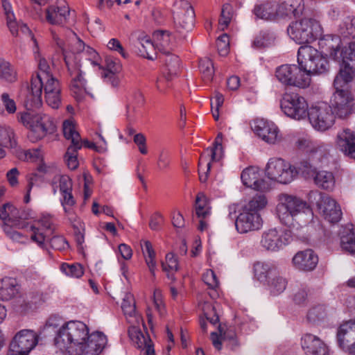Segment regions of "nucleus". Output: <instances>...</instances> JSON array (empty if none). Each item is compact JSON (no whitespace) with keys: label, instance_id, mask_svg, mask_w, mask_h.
<instances>
[{"label":"nucleus","instance_id":"nucleus-61","mask_svg":"<svg viewBox=\"0 0 355 355\" xmlns=\"http://www.w3.org/2000/svg\"><path fill=\"white\" fill-rule=\"evenodd\" d=\"M2 6L6 15L7 24L10 32L16 33L15 26H17V21H15L14 14L12 10V6L8 0H2Z\"/></svg>","mask_w":355,"mask_h":355},{"label":"nucleus","instance_id":"nucleus-57","mask_svg":"<svg viewBox=\"0 0 355 355\" xmlns=\"http://www.w3.org/2000/svg\"><path fill=\"white\" fill-rule=\"evenodd\" d=\"M60 270L66 275L75 278L80 277L84 273L83 268L79 263L69 264L63 263L60 266Z\"/></svg>","mask_w":355,"mask_h":355},{"label":"nucleus","instance_id":"nucleus-56","mask_svg":"<svg viewBox=\"0 0 355 355\" xmlns=\"http://www.w3.org/2000/svg\"><path fill=\"white\" fill-rule=\"evenodd\" d=\"M0 79L8 82H14L16 80V72L11 67L9 62L0 59Z\"/></svg>","mask_w":355,"mask_h":355},{"label":"nucleus","instance_id":"nucleus-39","mask_svg":"<svg viewBox=\"0 0 355 355\" xmlns=\"http://www.w3.org/2000/svg\"><path fill=\"white\" fill-rule=\"evenodd\" d=\"M62 129L65 139L71 141L70 146H76V148H82L83 142L78 132L76 130L75 123L73 121H64L63 123Z\"/></svg>","mask_w":355,"mask_h":355},{"label":"nucleus","instance_id":"nucleus-12","mask_svg":"<svg viewBox=\"0 0 355 355\" xmlns=\"http://www.w3.org/2000/svg\"><path fill=\"white\" fill-rule=\"evenodd\" d=\"M309 200L311 203L316 204L320 212L329 222L337 223L341 218L340 207L330 196L318 191H312L309 193Z\"/></svg>","mask_w":355,"mask_h":355},{"label":"nucleus","instance_id":"nucleus-37","mask_svg":"<svg viewBox=\"0 0 355 355\" xmlns=\"http://www.w3.org/2000/svg\"><path fill=\"white\" fill-rule=\"evenodd\" d=\"M313 180L317 187L327 191L333 190L336 184L333 173L325 170L318 171Z\"/></svg>","mask_w":355,"mask_h":355},{"label":"nucleus","instance_id":"nucleus-14","mask_svg":"<svg viewBox=\"0 0 355 355\" xmlns=\"http://www.w3.org/2000/svg\"><path fill=\"white\" fill-rule=\"evenodd\" d=\"M53 76L46 59L40 58L38 60V71L33 75L29 87L28 98L31 101V106L38 107L41 105V88L42 80L51 78Z\"/></svg>","mask_w":355,"mask_h":355},{"label":"nucleus","instance_id":"nucleus-36","mask_svg":"<svg viewBox=\"0 0 355 355\" xmlns=\"http://www.w3.org/2000/svg\"><path fill=\"white\" fill-rule=\"evenodd\" d=\"M17 293V284L15 279L6 277L0 280V300H10Z\"/></svg>","mask_w":355,"mask_h":355},{"label":"nucleus","instance_id":"nucleus-27","mask_svg":"<svg viewBox=\"0 0 355 355\" xmlns=\"http://www.w3.org/2000/svg\"><path fill=\"white\" fill-rule=\"evenodd\" d=\"M301 345L306 355H329V354L327 344L319 337L311 334H306L302 336Z\"/></svg>","mask_w":355,"mask_h":355},{"label":"nucleus","instance_id":"nucleus-40","mask_svg":"<svg viewBox=\"0 0 355 355\" xmlns=\"http://www.w3.org/2000/svg\"><path fill=\"white\" fill-rule=\"evenodd\" d=\"M155 48L162 53L169 52L171 44V34L166 31H157L153 35Z\"/></svg>","mask_w":355,"mask_h":355},{"label":"nucleus","instance_id":"nucleus-11","mask_svg":"<svg viewBox=\"0 0 355 355\" xmlns=\"http://www.w3.org/2000/svg\"><path fill=\"white\" fill-rule=\"evenodd\" d=\"M331 103L334 114L340 119H346L355 113V96L347 89L336 88Z\"/></svg>","mask_w":355,"mask_h":355},{"label":"nucleus","instance_id":"nucleus-63","mask_svg":"<svg viewBox=\"0 0 355 355\" xmlns=\"http://www.w3.org/2000/svg\"><path fill=\"white\" fill-rule=\"evenodd\" d=\"M316 143L317 141H313L309 137H302L297 139L295 145L299 150L304 151L309 155Z\"/></svg>","mask_w":355,"mask_h":355},{"label":"nucleus","instance_id":"nucleus-1","mask_svg":"<svg viewBox=\"0 0 355 355\" xmlns=\"http://www.w3.org/2000/svg\"><path fill=\"white\" fill-rule=\"evenodd\" d=\"M55 345L69 355H99L107 340L100 331L89 334L85 324L80 321L65 323L56 333Z\"/></svg>","mask_w":355,"mask_h":355},{"label":"nucleus","instance_id":"nucleus-43","mask_svg":"<svg viewBox=\"0 0 355 355\" xmlns=\"http://www.w3.org/2000/svg\"><path fill=\"white\" fill-rule=\"evenodd\" d=\"M141 249L146 263L153 277H155L157 263L155 261V252L153 248L151 243L148 241H145L144 245H141Z\"/></svg>","mask_w":355,"mask_h":355},{"label":"nucleus","instance_id":"nucleus-20","mask_svg":"<svg viewBox=\"0 0 355 355\" xmlns=\"http://www.w3.org/2000/svg\"><path fill=\"white\" fill-rule=\"evenodd\" d=\"M262 227L260 214L252 212L243 207L235 220V227L241 234L259 230Z\"/></svg>","mask_w":355,"mask_h":355},{"label":"nucleus","instance_id":"nucleus-15","mask_svg":"<svg viewBox=\"0 0 355 355\" xmlns=\"http://www.w3.org/2000/svg\"><path fill=\"white\" fill-rule=\"evenodd\" d=\"M28 227L32 232L31 239L39 247L44 249L46 242L55 230L51 216L49 214H42L40 217L35 218L33 223Z\"/></svg>","mask_w":355,"mask_h":355},{"label":"nucleus","instance_id":"nucleus-8","mask_svg":"<svg viewBox=\"0 0 355 355\" xmlns=\"http://www.w3.org/2000/svg\"><path fill=\"white\" fill-rule=\"evenodd\" d=\"M297 62L311 74H322L329 70L327 60L315 49L302 46L297 52Z\"/></svg>","mask_w":355,"mask_h":355},{"label":"nucleus","instance_id":"nucleus-28","mask_svg":"<svg viewBox=\"0 0 355 355\" xmlns=\"http://www.w3.org/2000/svg\"><path fill=\"white\" fill-rule=\"evenodd\" d=\"M194 18V10L187 1L182 2L180 7L174 15L175 24L187 31L191 30L193 26Z\"/></svg>","mask_w":355,"mask_h":355},{"label":"nucleus","instance_id":"nucleus-19","mask_svg":"<svg viewBox=\"0 0 355 355\" xmlns=\"http://www.w3.org/2000/svg\"><path fill=\"white\" fill-rule=\"evenodd\" d=\"M38 335L33 330L22 329L16 334L10 344V349L16 353L28 354L37 345Z\"/></svg>","mask_w":355,"mask_h":355},{"label":"nucleus","instance_id":"nucleus-53","mask_svg":"<svg viewBox=\"0 0 355 355\" xmlns=\"http://www.w3.org/2000/svg\"><path fill=\"white\" fill-rule=\"evenodd\" d=\"M339 32L343 37H354L355 17H347L340 25Z\"/></svg>","mask_w":355,"mask_h":355},{"label":"nucleus","instance_id":"nucleus-9","mask_svg":"<svg viewBox=\"0 0 355 355\" xmlns=\"http://www.w3.org/2000/svg\"><path fill=\"white\" fill-rule=\"evenodd\" d=\"M280 107L285 115L296 121L306 119L309 112L307 101L295 92H286L283 95Z\"/></svg>","mask_w":355,"mask_h":355},{"label":"nucleus","instance_id":"nucleus-25","mask_svg":"<svg viewBox=\"0 0 355 355\" xmlns=\"http://www.w3.org/2000/svg\"><path fill=\"white\" fill-rule=\"evenodd\" d=\"M41 95L44 91V98L49 106L53 109L59 107L61 103V87L60 83L54 76L43 80ZM42 100L41 99V104Z\"/></svg>","mask_w":355,"mask_h":355},{"label":"nucleus","instance_id":"nucleus-16","mask_svg":"<svg viewBox=\"0 0 355 355\" xmlns=\"http://www.w3.org/2000/svg\"><path fill=\"white\" fill-rule=\"evenodd\" d=\"M291 240L289 232L280 228H270L265 230L261 236V245L267 251L278 252L287 245Z\"/></svg>","mask_w":355,"mask_h":355},{"label":"nucleus","instance_id":"nucleus-13","mask_svg":"<svg viewBox=\"0 0 355 355\" xmlns=\"http://www.w3.org/2000/svg\"><path fill=\"white\" fill-rule=\"evenodd\" d=\"M307 117L315 130L324 132L334 125L336 116L330 105L321 103L309 108Z\"/></svg>","mask_w":355,"mask_h":355},{"label":"nucleus","instance_id":"nucleus-60","mask_svg":"<svg viewBox=\"0 0 355 355\" xmlns=\"http://www.w3.org/2000/svg\"><path fill=\"white\" fill-rule=\"evenodd\" d=\"M299 67L300 68V72L298 74L295 75L294 78H295L296 82H298L299 85H292L293 87H296L301 89H306L309 87L311 83V73L308 71L307 69H304L303 67L299 64Z\"/></svg>","mask_w":355,"mask_h":355},{"label":"nucleus","instance_id":"nucleus-7","mask_svg":"<svg viewBox=\"0 0 355 355\" xmlns=\"http://www.w3.org/2000/svg\"><path fill=\"white\" fill-rule=\"evenodd\" d=\"M288 33L296 43L306 44L322 34V28L317 20L304 17L293 22L288 28Z\"/></svg>","mask_w":355,"mask_h":355},{"label":"nucleus","instance_id":"nucleus-48","mask_svg":"<svg viewBox=\"0 0 355 355\" xmlns=\"http://www.w3.org/2000/svg\"><path fill=\"white\" fill-rule=\"evenodd\" d=\"M317 165L318 164L313 163L308 157L307 159L302 160L300 163L297 169V173H301L302 175L306 179H313L318 171L317 170Z\"/></svg>","mask_w":355,"mask_h":355},{"label":"nucleus","instance_id":"nucleus-3","mask_svg":"<svg viewBox=\"0 0 355 355\" xmlns=\"http://www.w3.org/2000/svg\"><path fill=\"white\" fill-rule=\"evenodd\" d=\"M276 214L282 223L302 237H305L313 220V212L306 202L288 193L277 196Z\"/></svg>","mask_w":355,"mask_h":355},{"label":"nucleus","instance_id":"nucleus-2","mask_svg":"<svg viewBox=\"0 0 355 355\" xmlns=\"http://www.w3.org/2000/svg\"><path fill=\"white\" fill-rule=\"evenodd\" d=\"M55 345L69 355H99L107 340L100 331L89 334L85 324L80 321L65 323L56 333Z\"/></svg>","mask_w":355,"mask_h":355},{"label":"nucleus","instance_id":"nucleus-31","mask_svg":"<svg viewBox=\"0 0 355 355\" xmlns=\"http://www.w3.org/2000/svg\"><path fill=\"white\" fill-rule=\"evenodd\" d=\"M121 309L129 323L138 324L141 320L136 311L135 297L130 293H125L121 303Z\"/></svg>","mask_w":355,"mask_h":355},{"label":"nucleus","instance_id":"nucleus-64","mask_svg":"<svg viewBox=\"0 0 355 355\" xmlns=\"http://www.w3.org/2000/svg\"><path fill=\"white\" fill-rule=\"evenodd\" d=\"M218 53L222 56H225L229 53L230 40L227 34L224 33L216 41Z\"/></svg>","mask_w":355,"mask_h":355},{"label":"nucleus","instance_id":"nucleus-35","mask_svg":"<svg viewBox=\"0 0 355 355\" xmlns=\"http://www.w3.org/2000/svg\"><path fill=\"white\" fill-rule=\"evenodd\" d=\"M252 12L257 18L263 20H273L277 17V6L270 2L257 4Z\"/></svg>","mask_w":355,"mask_h":355},{"label":"nucleus","instance_id":"nucleus-34","mask_svg":"<svg viewBox=\"0 0 355 355\" xmlns=\"http://www.w3.org/2000/svg\"><path fill=\"white\" fill-rule=\"evenodd\" d=\"M137 40L139 44V46H138L139 55L148 60H153L155 59L154 55H155L154 41L152 42L150 36L145 33H140L137 37Z\"/></svg>","mask_w":355,"mask_h":355},{"label":"nucleus","instance_id":"nucleus-22","mask_svg":"<svg viewBox=\"0 0 355 355\" xmlns=\"http://www.w3.org/2000/svg\"><path fill=\"white\" fill-rule=\"evenodd\" d=\"M335 148L345 156L355 159V132L349 128H342L334 137Z\"/></svg>","mask_w":355,"mask_h":355},{"label":"nucleus","instance_id":"nucleus-5","mask_svg":"<svg viewBox=\"0 0 355 355\" xmlns=\"http://www.w3.org/2000/svg\"><path fill=\"white\" fill-rule=\"evenodd\" d=\"M339 36L327 35L320 40L319 46L322 53L337 62H353L355 60V42H349L341 48Z\"/></svg>","mask_w":355,"mask_h":355},{"label":"nucleus","instance_id":"nucleus-32","mask_svg":"<svg viewBox=\"0 0 355 355\" xmlns=\"http://www.w3.org/2000/svg\"><path fill=\"white\" fill-rule=\"evenodd\" d=\"M69 9L65 6H51L46 10V20L51 24L60 25L66 22Z\"/></svg>","mask_w":355,"mask_h":355},{"label":"nucleus","instance_id":"nucleus-6","mask_svg":"<svg viewBox=\"0 0 355 355\" xmlns=\"http://www.w3.org/2000/svg\"><path fill=\"white\" fill-rule=\"evenodd\" d=\"M18 119L30 129L28 137L33 141L43 138L47 133H53L55 129L51 118L43 113L24 112Z\"/></svg>","mask_w":355,"mask_h":355},{"label":"nucleus","instance_id":"nucleus-10","mask_svg":"<svg viewBox=\"0 0 355 355\" xmlns=\"http://www.w3.org/2000/svg\"><path fill=\"white\" fill-rule=\"evenodd\" d=\"M266 175L270 180L280 184H288L297 175V168L281 158H271L266 167Z\"/></svg>","mask_w":355,"mask_h":355},{"label":"nucleus","instance_id":"nucleus-23","mask_svg":"<svg viewBox=\"0 0 355 355\" xmlns=\"http://www.w3.org/2000/svg\"><path fill=\"white\" fill-rule=\"evenodd\" d=\"M337 340L342 349L355 355V320H348L339 326Z\"/></svg>","mask_w":355,"mask_h":355},{"label":"nucleus","instance_id":"nucleus-21","mask_svg":"<svg viewBox=\"0 0 355 355\" xmlns=\"http://www.w3.org/2000/svg\"><path fill=\"white\" fill-rule=\"evenodd\" d=\"M52 187L54 194L57 193L58 190L60 191L62 196V205L64 207V211L69 214L71 211V207L73 206L76 202L71 193V180L67 175L55 177L53 180Z\"/></svg>","mask_w":355,"mask_h":355},{"label":"nucleus","instance_id":"nucleus-41","mask_svg":"<svg viewBox=\"0 0 355 355\" xmlns=\"http://www.w3.org/2000/svg\"><path fill=\"white\" fill-rule=\"evenodd\" d=\"M340 245L341 249L351 254H355V231L345 230L340 235Z\"/></svg>","mask_w":355,"mask_h":355},{"label":"nucleus","instance_id":"nucleus-51","mask_svg":"<svg viewBox=\"0 0 355 355\" xmlns=\"http://www.w3.org/2000/svg\"><path fill=\"white\" fill-rule=\"evenodd\" d=\"M297 9L298 6H297V3H294V0H286L277 6V16L284 17L291 15L296 16Z\"/></svg>","mask_w":355,"mask_h":355},{"label":"nucleus","instance_id":"nucleus-55","mask_svg":"<svg viewBox=\"0 0 355 355\" xmlns=\"http://www.w3.org/2000/svg\"><path fill=\"white\" fill-rule=\"evenodd\" d=\"M199 68L202 74L203 79L205 81H210L212 80L214 74V69L212 61L209 58H205L201 59L200 60Z\"/></svg>","mask_w":355,"mask_h":355},{"label":"nucleus","instance_id":"nucleus-24","mask_svg":"<svg viewBox=\"0 0 355 355\" xmlns=\"http://www.w3.org/2000/svg\"><path fill=\"white\" fill-rule=\"evenodd\" d=\"M241 178L245 187L254 190L267 191L270 189L268 182L263 178L262 171L257 167L245 168L241 174Z\"/></svg>","mask_w":355,"mask_h":355},{"label":"nucleus","instance_id":"nucleus-46","mask_svg":"<svg viewBox=\"0 0 355 355\" xmlns=\"http://www.w3.org/2000/svg\"><path fill=\"white\" fill-rule=\"evenodd\" d=\"M196 212L200 218H206L211 214L209 200L203 193H199L196 197Z\"/></svg>","mask_w":355,"mask_h":355},{"label":"nucleus","instance_id":"nucleus-30","mask_svg":"<svg viewBox=\"0 0 355 355\" xmlns=\"http://www.w3.org/2000/svg\"><path fill=\"white\" fill-rule=\"evenodd\" d=\"M300 72V68L295 64H283L279 67L275 71L278 80L285 85H299L296 82L295 76Z\"/></svg>","mask_w":355,"mask_h":355},{"label":"nucleus","instance_id":"nucleus-52","mask_svg":"<svg viewBox=\"0 0 355 355\" xmlns=\"http://www.w3.org/2000/svg\"><path fill=\"white\" fill-rule=\"evenodd\" d=\"M128 334L131 340L137 348L141 349L147 340H150L148 336H144L141 330L136 327V324H132L128 329Z\"/></svg>","mask_w":355,"mask_h":355},{"label":"nucleus","instance_id":"nucleus-38","mask_svg":"<svg viewBox=\"0 0 355 355\" xmlns=\"http://www.w3.org/2000/svg\"><path fill=\"white\" fill-rule=\"evenodd\" d=\"M276 272V268L269 263L259 261L254 265V276L261 282L268 281Z\"/></svg>","mask_w":355,"mask_h":355},{"label":"nucleus","instance_id":"nucleus-17","mask_svg":"<svg viewBox=\"0 0 355 355\" xmlns=\"http://www.w3.org/2000/svg\"><path fill=\"white\" fill-rule=\"evenodd\" d=\"M35 218L31 210L20 211L12 203L8 202L0 207V219L5 224L12 223L18 228H28V223L23 220Z\"/></svg>","mask_w":355,"mask_h":355},{"label":"nucleus","instance_id":"nucleus-50","mask_svg":"<svg viewBox=\"0 0 355 355\" xmlns=\"http://www.w3.org/2000/svg\"><path fill=\"white\" fill-rule=\"evenodd\" d=\"M0 144L3 147L15 148L16 146L15 134L10 127H0Z\"/></svg>","mask_w":355,"mask_h":355},{"label":"nucleus","instance_id":"nucleus-58","mask_svg":"<svg viewBox=\"0 0 355 355\" xmlns=\"http://www.w3.org/2000/svg\"><path fill=\"white\" fill-rule=\"evenodd\" d=\"M81 148H76V146H69L65 154V162L67 166L71 170H75L78 166V160L77 158L78 151Z\"/></svg>","mask_w":355,"mask_h":355},{"label":"nucleus","instance_id":"nucleus-33","mask_svg":"<svg viewBox=\"0 0 355 355\" xmlns=\"http://www.w3.org/2000/svg\"><path fill=\"white\" fill-rule=\"evenodd\" d=\"M340 70L334 79L335 88H343L348 83L351 82L355 76V68L347 62H338Z\"/></svg>","mask_w":355,"mask_h":355},{"label":"nucleus","instance_id":"nucleus-42","mask_svg":"<svg viewBox=\"0 0 355 355\" xmlns=\"http://www.w3.org/2000/svg\"><path fill=\"white\" fill-rule=\"evenodd\" d=\"M287 284L286 279L277 272L268 281V289L273 295L282 293L286 290Z\"/></svg>","mask_w":355,"mask_h":355},{"label":"nucleus","instance_id":"nucleus-26","mask_svg":"<svg viewBox=\"0 0 355 355\" xmlns=\"http://www.w3.org/2000/svg\"><path fill=\"white\" fill-rule=\"evenodd\" d=\"M100 60L98 53L90 46H87L82 55L76 61V71H79V78L85 80L82 77V73L89 72L96 68L101 69Z\"/></svg>","mask_w":355,"mask_h":355},{"label":"nucleus","instance_id":"nucleus-49","mask_svg":"<svg viewBox=\"0 0 355 355\" xmlns=\"http://www.w3.org/2000/svg\"><path fill=\"white\" fill-rule=\"evenodd\" d=\"M327 317V309L324 304H317L312 306L308 313L307 319L311 322H318Z\"/></svg>","mask_w":355,"mask_h":355},{"label":"nucleus","instance_id":"nucleus-4","mask_svg":"<svg viewBox=\"0 0 355 355\" xmlns=\"http://www.w3.org/2000/svg\"><path fill=\"white\" fill-rule=\"evenodd\" d=\"M52 33L53 40L62 51L68 71L71 77V90L72 94L77 101H81L86 94H89V92L86 87L85 80L79 78V71H76V61L82 55L87 46H85L75 33L71 32L72 37L66 48L64 42L53 33Z\"/></svg>","mask_w":355,"mask_h":355},{"label":"nucleus","instance_id":"nucleus-18","mask_svg":"<svg viewBox=\"0 0 355 355\" xmlns=\"http://www.w3.org/2000/svg\"><path fill=\"white\" fill-rule=\"evenodd\" d=\"M252 128L259 138L269 144H277L283 140L279 128L272 121L257 119Z\"/></svg>","mask_w":355,"mask_h":355},{"label":"nucleus","instance_id":"nucleus-45","mask_svg":"<svg viewBox=\"0 0 355 355\" xmlns=\"http://www.w3.org/2000/svg\"><path fill=\"white\" fill-rule=\"evenodd\" d=\"M328 154L327 145L317 141L313 148L309 153L308 157L311 162L318 164L327 157Z\"/></svg>","mask_w":355,"mask_h":355},{"label":"nucleus","instance_id":"nucleus-59","mask_svg":"<svg viewBox=\"0 0 355 355\" xmlns=\"http://www.w3.org/2000/svg\"><path fill=\"white\" fill-rule=\"evenodd\" d=\"M232 6L230 3H225L223 6L220 17L219 19V28L224 31L227 28L232 17Z\"/></svg>","mask_w":355,"mask_h":355},{"label":"nucleus","instance_id":"nucleus-47","mask_svg":"<svg viewBox=\"0 0 355 355\" xmlns=\"http://www.w3.org/2000/svg\"><path fill=\"white\" fill-rule=\"evenodd\" d=\"M162 267L163 271L166 273L167 277L175 281L173 273L178 270L179 266L178 259L173 253L166 255V261L162 263Z\"/></svg>","mask_w":355,"mask_h":355},{"label":"nucleus","instance_id":"nucleus-62","mask_svg":"<svg viewBox=\"0 0 355 355\" xmlns=\"http://www.w3.org/2000/svg\"><path fill=\"white\" fill-rule=\"evenodd\" d=\"M222 139L223 135L219 133L216 138L214 147L209 150L212 162L219 161L223 157Z\"/></svg>","mask_w":355,"mask_h":355},{"label":"nucleus","instance_id":"nucleus-44","mask_svg":"<svg viewBox=\"0 0 355 355\" xmlns=\"http://www.w3.org/2000/svg\"><path fill=\"white\" fill-rule=\"evenodd\" d=\"M267 205L268 199L266 196L263 194H257L254 196L243 207L252 212L259 214L261 210L266 207Z\"/></svg>","mask_w":355,"mask_h":355},{"label":"nucleus","instance_id":"nucleus-54","mask_svg":"<svg viewBox=\"0 0 355 355\" xmlns=\"http://www.w3.org/2000/svg\"><path fill=\"white\" fill-rule=\"evenodd\" d=\"M162 53L163 58L162 59L165 62L168 74H176L179 69L180 60L178 57L175 55H171L170 51Z\"/></svg>","mask_w":355,"mask_h":355},{"label":"nucleus","instance_id":"nucleus-29","mask_svg":"<svg viewBox=\"0 0 355 355\" xmlns=\"http://www.w3.org/2000/svg\"><path fill=\"white\" fill-rule=\"evenodd\" d=\"M294 266L303 271H312L318 263L317 254L311 249L297 252L293 258Z\"/></svg>","mask_w":355,"mask_h":355}]
</instances>
